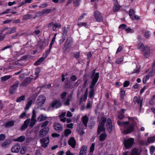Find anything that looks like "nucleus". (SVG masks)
I'll return each mask as SVG.
<instances>
[{
    "label": "nucleus",
    "instance_id": "54",
    "mask_svg": "<svg viewBox=\"0 0 155 155\" xmlns=\"http://www.w3.org/2000/svg\"><path fill=\"white\" fill-rule=\"evenodd\" d=\"M43 11L41 12H37L35 13V16L38 17L41 16L43 15Z\"/></svg>",
    "mask_w": 155,
    "mask_h": 155
},
{
    "label": "nucleus",
    "instance_id": "40",
    "mask_svg": "<svg viewBox=\"0 0 155 155\" xmlns=\"http://www.w3.org/2000/svg\"><path fill=\"white\" fill-rule=\"evenodd\" d=\"M11 78V76L10 75H6L2 77L1 78V79L2 81H5L10 78Z\"/></svg>",
    "mask_w": 155,
    "mask_h": 155
},
{
    "label": "nucleus",
    "instance_id": "18",
    "mask_svg": "<svg viewBox=\"0 0 155 155\" xmlns=\"http://www.w3.org/2000/svg\"><path fill=\"white\" fill-rule=\"evenodd\" d=\"M120 100L121 102H123L125 96V91L124 88H121L120 91Z\"/></svg>",
    "mask_w": 155,
    "mask_h": 155
},
{
    "label": "nucleus",
    "instance_id": "34",
    "mask_svg": "<svg viewBox=\"0 0 155 155\" xmlns=\"http://www.w3.org/2000/svg\"><path fill=\"white\" fill-rule=\"evenodd\" d=\"M138 45V49L142 51H143L144 49L146 48V46H145L142 43H141L140 44H139Z\"/></svg>",
    "mask_w": 155,
    "mask_h": 155
},
{
    "label": "nucleus",
    "instance_id": "52",
    "mask_svg": "<svg viewBox=\"0 0 155 155\" xmlns=\"http://www.w3.org/2000/svg\"><path fill=\"white\" fill-rule=\"evenodd\" d=\"M40 69H36L35 72V74L36 75V77L35 79V80L38 77L39 74L40 73Z\"/></svg>",
    "mask_w": 155,
    "mask_h": 155
},
{
    "label": "nucleus",
    "instance_id": "23",
    "mask_svg": "<svg viewBox=\"0 0 155 155\" xmlns=\"http://www.w3.org/2000/svg\"><path fill=\"white\" fill-rule=\"evenodd\" d=\"M37 100L38 103L40 104L42 106L45 102V97L42 95L40 96Z\"/></svg>",
    "mask_w": 155,
    "mask_h": 155
},
{
    "label": "nucleus",
    "instance_id": "27",
    "mask_svg": "<svg viewBox=\"0 0 155 155\" xmlns=\"http://www.w3.org/2000/svg\"><path fill=\"white\" fill-rule=\"evenodd\" d=\"M68 28L64 27L62 30L61 34L62 35L66 37L68 34Z\"/></svg>",
    "mask_w": 155,
    "mask_h": 155
},
{
    "label": "nucleus",
    "instance_id": "53",
    "mask_svg": "<svg viewBox=\"0 0 155 155\" xmlns=\"http://www.w3.org/2000/svg\"><path fill=\"white\" fill-rule=\"evenodd\" d=\"M155 74V68L153 69L152 70L150 71L148 73L150 76H153Z\"/></svg>",
    "mask_w": 155,
    "mask_h": 155
},
{
    "label": "nucleus",
    "instance_id": "6",
    "mask_svg": "<svg viewBox=\"0 0 155 155\" xmlns=\"http://www.w3.org/2000/svg\"><path fill=\"white\" fill-rule=\"evenodd\" d=\"M134 130V127L133 124H131L127 129L124 130L122 133L125 134H129L132 133Z\"/></svg>",
    "mask_w": 155,
    "mask_h": 155
},
{
    "label": "nucleus",
    "instance_id": "16",
    "mask_svg": "<svg viewBox=\"0 0 155 155\" xmlns=\"http://www.w3.org/2000/svg\"><path fill=\"white\" fill-rule=\"evenodd\" d=\"M71 47L65 44H64V46L62 48L63 53L64 54H67L69 53L71 50Z\"/></svg>",
    "mask_w": 155,
    "mask_h": 155
},
{
    "label": "nucleus",
    "instance_id": "4",
    "mask_svg": "<svg viewBox=\"0 0 155 155\" xmlns=\"http://www.w3.org/2000/svg\"><path fill=\"white\" fill-rule=\"evenodd\" d=\"M33 78L30 77L25 78L24 80L20 84V87H24L30 84L33 80Z\"/></svg>",
    "mask_w": 155,
    "mask_h": 155
},
{
    "label": "nucleus",
    "instance_id": "28",
    "mask_svg": "<svg viewBox=\"0 0 155 155\" xmlns=\"http://www.w3.org/2000/svg\"><path fill=\"white\" fill-rule=\"evenodd\" d=\"M11 142L10 140H6L2 143L1 145L2 147H6L8 145L11 143Z\"/></svg>",
    "mask_w": 155,
    "mask_h": 155
},
{
    "label": "nucleus",
    "instance_id": "44",
    "mask_svg": "<svg viewBox=\"0 0 155 155\" xmlns=\"http://www.w3.org/2000/svg\"><path fill=\"white\" fill-rule=\"evenodd\" d=\"M64 132L65 136L67 137L71 133V131L70 129H67L65 130Z\"/></svg>",
    "mask_w": 155,
    "mask_h": 155
},
{
    "label": "nucleus",
    "instance_id": "32",
    "mask_svg": "<svg viewBox=\"0 0 155 155\" xmlns=\"http://www.w3.org/2000/svg\"><path fill=\"white\" fill-rule=\"evenodd\" d=\"M32 103V101L31 100L29 101L26 104V106L25 108V110H28L31 106Z\"/></svg>",
    "mask_w": 155,
    "mask_h": 155
},
{
    "label": "nucleus",
    "instance_id": "17",
    "mask_svg": "<svg viewBox=\"0 0 155 155\" xmlns=\"http://www.w3.org/2000/svg\"><path fill=\"white\" fill-rule=\"evenodd\" d=\"M76 141L74 137H71L68 141V144L73 148H74L76 145Z\"/></svg>",
    "mask_w": 155,
    "mask_h": 155
},
{
    "label": "nucleus",
    "instance_id": "7",
    "mask_svg": "<svg viewBox=\"0 0 155 155\" xmlns=\"http://www.w3.org/2000/svg\"><path fill=\"white\" fill-rule=\"evenodd\" d=\"M40 141L41 144L42 146L45 148L46 147L50 141L49 137L48 136L47 137H46L41 139L40 140Z\"/></svg>",
    "mask_w": 155,
    "mask_h": 155
},
{
    "label": "nucleus",
    "instance_id": "20",
    "mask_svg": "<svg viewBox=\"0 0 155 155\" xmlns=\"http://www.w3.org/2000/svg\"><path fill=\"white\" fill-rule=\"evenodd\" d=\"M133 101L135 104L137 103L138 104H140V109H141L143 105V100H138L137 97V96H135L134 98Z\"/></svg>",
    "mask_w": 155,
    "mask_h": 155
},
{
    "label": "nucleus",
    "instance_id": "43",
    "mask_svg": "<svg viewBox=\"0 0 155 155\" xmlns=\"http://www.w3.org/2000/svg\"><path fill=\"white\" fill-rule=\"evenodd\" d=\"M124 60V57L118 58L115 61V63L118 64H120Z\"/></svg>",
    "mask_w": 155,
    "mask_h": 155
},
{
    "label": "nucleus",
    "instance_id": "38",
    "mask_svg": "<svg viewBox=\"0 0 155 155\" xmlns=\"http://www.w3.org/2000/svg\"><path fill=\"white\" fill-rule=\"evenodd\" d=\"M25 96L23 95L19 97H17L16 100V102H19L22 101H24L25 100Z\"/></svg>",
    "mask_w": 155,
    "mask_h": 155
},
{
    "label": "nucleus",
    "instance_id": "35",
    "mask_svg": "<svg viewBox=\"0 0 155 155\" xmlns=\"http://www.w3.org/2000/svg\"><path fill=\"white\" fill-rule=\"evenodd\" d=\"M101 121L99 123V124L104 126L105 123L107 122V119L105 117H101Z\"/></svg>",
    "mask_w": 155,
    "mask_h": 155
},
{
    "label": "nucleus",
    "instance_id": "10",
    "mask_svg": "<svg viewBox=\"0 0 155 155\" xmlns=\"http://www.w3.org/2000/svg\"><path fill=\"white\" fill-rule=\"evenodd\" d=\"M96 83H91L89 86L90 90L89 93V97L90 98H93L94 96V87Z\"/></svg>",
    "mask_w": 155,
    "mask_h": 155
},
{
    "label": "nucleus",
    "instance_id": "9",
    "mask_svg": "<svg viewBox=\"0 0 155 155\" xmlns=\"http://www.w3.org/2000/svg\"><path fill=\"white\" fill-rule=\"evenodd\" d=\"M135 12L134 10L133 9H130L129 11V15L130 18L133 20H139L140 18V17L137 15H135Z\"/></svg>",
    "mask_w": 155,
    "mask_h": 155
},
{
    "label": "nucleus",
    "instance_id": "33",
    "mask_svg": "<svg viewBox=\"0 0 155 155\" xmlns=\"http://www.w3.org/2000/svg\"><path fill=\"white\" fill-rule=\"evenodd\" d=\"M131 155H140V153L138 152V149L135 148L133 149Z\"/></svg>",
    "mask_w": 155,
    "mask_h": 155
},
{
    "label": "nucleus",
    "instance_id": "19",
    "mask_svg": "<svg viewBox=\"0 0 155 155\" xmlns=\"http://www.w3.org/2000/svg\"><path fill=\"white\" fill-rule=\"evenodd\" d=\"M61 106L60 102L57 100L54 101L51 104V106L52 107H56V108L60 107Z\"/></svg>",
    "mask_w": 155,
    "mask_h": 155
},
{
    "label": "nucleus",
    "instance_id": "49",
    "mask_svg": "<svg viewBox=\"0 0 155 155\" xmlns=\"http://www.w3.org/2000/svg\"><path fill=\"white\" fill-rule=\"evenodd\" d=\"M31 14H26L23 16V19L25 20L30 19L31 18Z\"/></svg>",
    "mask_w": 155,
    "mask_h": 155
},
{
    "label": "nucleus",
    "instance_id": "64",
    "mask_svg": "<svg viewBox=\"0 0 155 155\" xmlns=\"http://www.w3.org/2000/svg\"><path fill=\"white\" fill-rule=\"evenodd\" d=\"M36 122V121L32 120H31V122L29 124V126L31 127H33L35 124Z\"/></svg>",
    "mask_w": 155,
    "mask_h": 155
},
{
    "label": "nucleus",
    "instance_id": "37",
    "mask_svg": "<svg viewBox=\"0 0 155 155\" xmlns=\"http://www.w3.org/2000/svg\"><path fill=\"white\" fill-rule=\"evenodd\" d=\"M155 141V136L149 137L147 140V142L149 143L153 142Z\"/></svg>",
    "mask_w": 155,
    "mask_h": 155
},
{
    "label": "nucleus",
    "instance_id": "47",
    "mask_svg": "<svg viewBox=\"0 0 155 155\" xmlns=\"http://www.w3.org/2000/svg\"><path fill=\"white\" fill-rule=\"evenodd\" d=\"M42 11L43 14H47L51 13L52 11V10L51 9H47L44 10Z\"/></svg>",
    "mask_w": 155,
    "mask_h": 155
},
{
    "label": "nucleus",
    "instance_id": "1",
    "mask_svg": "<svg viewBox=\"0 0 155 155\" xmlns=\"http://www.w3.org/2000/svg\"><path fill=\"white\" fill-rule=\"evenodd\" d=\"M134 143V138H129L127 139H125L124 140V144L125 148L127 149H130Z\"/></svg>",
    "mask_w": 155,
    "mask_h": 155
},
{
    "label": "nucleus",
    "instance_id": "11",
    "mask_svg": "<svg viewBox=\"0 0 155 155\" xmlns=\"http://www.w3.org/2000/svg\"><path fill=\"white\" fill-rule=\"evenodd\" d=\"M55 131L59 133L63 130V127L62 125L58 123H54L53 125Z\"/></svg>",
    "mask_w": 155,
    "mask_h": 155
},
{
    "label": "nucleus",
    "instance_id": "22",
    "mask_svg": "<svg viewBox=\"0 0 155 155\" xmlns=\"http://www.w3.org/2000/svg\"><path fill=\"white\" fill-rule=\"evenodd\" d=\"M105 128L104 126L99 124L97 128V134L99 135L102 132H105Z\"/></svg>",
    "mask_w": 155,
    "mask_h": 155
},
{
    "label": "nucleus",
    "instance_id": "30",
    "mask_svg": "<svg viewBox=\"0 0 155 155\" xmlns=\"http://www.w3.org/2000/svg\"><path fill=\"white\" fill-rule=\"evenodd\" d=\"M120 8V7L119 5H114L113 8V11L114 13H116L118 11Z\"/></svg>",
    "mask_w": 155,
    "mask_h": 155
},
{
    "label": "nucleus",
    "instance_id": "36",
    "mask_svg": "<svg viewBox=\"0 0 155 155\" xmlns=\"http://www.w3.org/2000/svg\"><path fill=\"white\" fill-rule=\"evenodd\" d=\"M66 37L61 35L60 39L58 41L59 44L60 45H61L63 42H64V41L65 40Z\"/></svg>",
    "mask_w": 155,
    "mask_h": 155
},
{
    "label": "nucleus",
    "instance_id": "63",
    "mask_svg": "<svg viewBox=\"0 0 155 155\" xmlns=\"http://www.w3.org/2000/svg\"><path fill=\"white\" fill-rule=\"evenodd\" d=\"M6 137L5 135L3 134H0V141H3L5 139Z\"/></svg>",
    "mask_w": 155,
    "mask_h": 155
},
{
    "label": "nucleus",
    "instance_id": "51",
    "mask_svg": "<svg viewBox=\"0 0 155 155\" xmlns=\"http://www.w3.org/2000/svg\"><path fill=\"white\" fill-rule=\"evenodd\" d=\"M127 27V25H126L124 24H123L120 25V26L118 27V28L119 29L123 30L124 29L125 30V28H126Z\"/></svg>",
    "mask_w": 155,
    "mask_h": 155
},
{
    "label": "nucleus",
    "instance_id": "21",
    "mask_svg": "<svg viewBox=\"0 0 155 155\" xmlns=\"http://www.w3.org/2000/svg\"><path fill=\"white\" fill-rule=\"evenodd\" d=\"M81 120L82 123L86 127H87V124L89 120V118L86 115L83 116L81 118Z\"/></svg>",
    "mask_w": 155,
    "mask_h": 155
},
{
    "label": "nucleus",
    "instance_id": "60",
    "mask_svg": "<svg viewBox=\"0 0 155 155\" xmlns=\"http://www.w3.org/2000/svg\"><path fill=\"white\" fill-rule=\"evenodd\" d=\"M150 31H147L144 34V37L147 38H148L150 35Z\"/></svg>",
    "mask_w": 155,
    "mask_h": 155
},
{
    "label": "nucleus",
    "instance_id": "55",
    "mask_svg": "<svg viewBox=\"0 0 155 155\" xmlns=\"http://www.w3.org/2000/svg\"><path fill=\"white\" fill-rule=\"evenodd\" d=\"M49 121L48 120H46L43 123H42L41 125V127H46L48 125V123Z\"/></svg>",
    "mask_w": 155,
    "mask_h": 155
},
{
    "label": "nucleus",
    "instance_id": "13",
    "mask_svg": "<svg viewBox=\"0 0 155 155\" xmlns=\"http://www.w3.org/2000/svg\"><path fill=\"white\" fill-rule=\"evenodd\" d=\"M143 56L145 58H148L150 55V47L148 46H146V48L142 51Z\"/></svg>",
    "mask_w": 155,
    "mask_h": 155
},
{
    "label": "nucleus",
    "instance_id": "29",
    "mask_svg": "<svg viewBox=\"0 0 155 155\" xmlns=\"http://www.w3.org/2000/svg\"><path fill=\"white\" fill-rule=\"evenodd\" d=\"M61 27V24L59 23H55L54 24V26L52 27V29L53 31H55L57 28H60Z\"/></svg>",
    "mask_w": 155,
    "mask_h": 155
},
{
    "label": "nucleus",
    "instance_id": "61",
    "mask_svg": "<svg viewBox=\"0 0 155 155\" xmlns=\"http://www.w3.org/2000/svg\"><path fill=\"white\" fill-rule=\"evenodd\" d=\"M67 93L66 92H64L61 94V99H64L66 96Z\"/></svg>",
    "mask_w": 155,
    "mask_h": 155
},
{
    "label": "nucleus",
    "instance_id": "26",
    "mask_svg": "<svg viewBox=\"0 0 155 155\" xmlns=\"http://www.w3.org/2000/svg\"><path fill=\"white\" fill-rule=\"evenodd\" d=\"M25 139V137L24 135H22L14 139L15 141H18L20 142H24Z\"/></svg>",
    "mask_w": 155,
    "mask_h": 155
},
{
    "label": "nucleus",
    "instance_id": "5",
    "mask_svg": "<svg viewBox=\"0 0 155 155\" xmlns=\"http://www.w3.org/2000/svg\"><path fill=\"white\" fill-rule=\"evenodd\" d=\"M19 84V82L16 81L15 83L12 85L9 89V93L10 94H13L15 93L17 90Z\"/></svg>",
    "mask_w": 155,
    "mask_h": 155
},
{
    "label": "nucleus",
    "instance_id": "50",
    "mask_svg": "<svg viewBox=\"0 0 155 155\" xmlns=\"http://www.w3.org/2000/svg\"><path fill=\"white\" fill-rule=\"evenodd\" d=\"M26 150V147L25 146H23L22 147V148L20 150V153L23 154L25 153Z\"/></svg>",
    "mask_w": 155,
    "mask_h": 155
},
{
    "label": "nucleus",
    "instance_id": "45",
    "mask_svg": "<svg viewBox=\"0 0 155 155\" xmlns=\"http://www.w3.org/2000/svg\"><path fill=\"white\" fill-rule=\"evenodd\" d=\"M47 117L44 116L43 115L41 114L38 117V119L40 121H42L46 120Z\"/></svg>",
    "mask_w": 155,
    "mask_h": 155
},
{
    "label": "nucleus",
    "instance_id": "24",
    "mask_svg": "<svg viewBox=\"0 0 155 155\" xmlns=\"http://www.w3.org/2000/svg\"><path fill=\"white\" fill-rule=\"evenodd\" d=\"M107 134L105 132L102 133L100 136L99 137V140L101 141H104L107 138Z\"/></svg>",
    "mask_w": 155,
    "mask_h": 155
},
{
    "label": "nucleus",
    "instance_id": "39",
    "mask_svg": "<svg viewBox=\"0 0 155 155\" xmlns=\"http://www.w3.org/2000/svg\"><path fill=\"white\" fill-rule=\"evenodd\" d=\"M78 25L80 27H82L84 26L86 28H89V25L86 22H81L80 23L78 24Z\"/></svg>",
    "mask_w": 155,
    "mask_h": 155
},
{
    "label": "nucleus",
    "instance_id": "2",
    "mask_svg": "<svg viewBox=\"0 0 155 155\" xmlns=\"http://www.w3.org/2000/svg\"><path fill=\"white\" fill-rule=\"evenodd\" d=\"M95 69H94L92 71V75L91 77V78L92 79L91 82V83H97L99 77V73H95Z\"/></svg>",
    "mask_w": 155,
    "mask_h": 155
},
{
    "label": "nucleus",
    "instance_id": "42",
    "mask_svg": "<svg viewBox=\"0 0 155 155\" xmlns=\"http://www.w3.org/2000/svg\"><path fill=\"white\" fill-rule=\"evenodd\" d=\"M36 112L35 110H33L32 111V114L31 117V120H32L36 121Z\"/></svg>",
    "mask_w": 155,
    "mask_h": 155
},
{
    "label": "nucleus",
    "instance_id": "58",
    "mask_svg": "<svg viewBox=\"0 0 155 155\" xmlns=\"http://www.w3.org/2000/svg\"><path fill=\"white\" fill-rule=\"evenodd\" d=\"M77 79V77L76 76L73 75L70 77V80L71 81H74L76 80Z\"/></svg>",
    "mask_w": 155,
    "mask_h": 155
},
{
    "label": "nucleus",
    "instance_id": "8",
    "mask_svg": "<svg viewBox=\"0 0 155 155\" xmlns=\"http://www.w3.org/2000/svg\"><path fill=\"white\" fill-rule=\"evenodd\" d=\"M106 125L107 131L109 133H111L112 131L113 125L112 121L110 118L107 119Z\"/></svg>",
    "mask_w": 155,
    "mask_h": 155
},
{
    "label": "nucleus",
    "instance_id": "41",
    "mask_svg": "<svg viewBox=\"0 0 155 155\" xmlns=\"http://www.w3.org/2000/svg\"><path fill=\"white\" fill-rule=\"evenodd\" d=\"M10 31L7 32L5 34L7 35L12 33L16 32V28L15 27H13L10 28Z\"/></svg>",
    "mask_w": 155,
    "mask_h": 155
},
{
    "label": "nucleus",
    "instance_id": "14",
    "mask_svg": "<svg viewBox=\"0 0 155 155\" xmlns=\"http://www.w3.org/2000/svg\"><path fill=\"white\" fill-rule=\"evenodd\" d=\"M64 43L72 47L74 44L73 38L71 36L68 37Z\"/></svg>",
    "mask_w": 155,
    "mask_h": 155
},
{
    "label": "nucleus",
    "instance_id": "48",
    "mask_svg": "<svg viewBox=\"0 0 155 155\" xmlns=\"http://www.w3.org/2000/svg\"><path fill=\"white\" fill-rule=\"evenodd\" d=\"M81 0H74V6L75 7H78L79 6L80 4V2Z\"/></svg>",
    "mask_w": 155,
    "mask_h": 155
},
{
    "label": "nucleus",
    "instance_id": "31",
    "mask_svg": "<svg viewBox=\"0 0 155 155\" xmlns=\"http://www.w3.org/2000/svg\"><path fill=\"white\" fill-rule=\"evenodd\" d=\"M14 125V122L13 120L9 121L7 122L5 124V126L6 127H12Z\"/></svg>",
    "mask_w": 155,
    "mask_h": 155
},
{
    "label": "nucleus",
    "instance_id": "12",
    "mask_svg": "<svg viewBox=\"0 0 155 155\" xmlns=\"http://www.w3.org/2000/svg\"><path fill=\"white\" fill-rule=\"evenodd\" d=\"M49 130V128L48 127H45L41 130L39 132V136L41 137H43L46 135L48 133Z\"/></svg>",
    "mask_w": 155,
    "mask_h": 155
},
{
    "label": "nucleus",
    "instance_id": "59",
    "mask_svg": "<svg viewBox=\"0 0 155 155\" xmlns=\"http://www.w3.org/2000/svg\"><path fill=\"white\" fill-rule=\"evenodd\" d=\"M130 84V82L128 81H125L123 83V86L124 87H127Z\"/></svg>",
    "mask_w": 155,
    "mask_h": 155
},
{
    "label": "nucleus",
    "instance_id": "62",
    "mask_svg": "<svg viewBox=\"0 0 155 155\" xmlns=\"http://www.w3.org/2000/svg\"><path fill=\"white\" fill-rule=\"evenodd\" d=\"M80 55V52H77L76 53H74V57L76 58H79Z\"/></svg>",
    "mask_w": 155,
    "mask_h": 155
},
{
    "label": "nucleus",
    "instance_id": "56",
    "mask_svg": "<svg viewBox=\"0 0 155 155\" xmlns=\"http://www.w3.org/2000/svg\"><path fill=\"white\" fill-rule=\"evenodd\" d=\"M30 118L27 119L24 121L23 124L28 127L30 123Z\"/></svg>",
    "mask_w": 155,
    "mask_h": 155
},
{
    "label": "nucleus",
    "instance_id": "15",
    "mask_svg": "<svg viewBox=\"0 0 155 155\" xmlns=\"http://www.w3.org/2000/svg\"><path fill=\"white\" fill-rule=\"evenodd\" d=\"M21 149L20 145L19 143H16L11 148V151L13 153H18Z\"/></svg>",
    "mask_w": 155,
    "mask_h": 155
},
{
    "label": "nucleus",
    "instance_id": "57",
    "mask_svg": "<svg viewBox=\"0 0 155 155\" xmlns=\"http://www.w3.org/2000/svg\"><path fill=\"white\" fill-rule=\"evenodd\" d=\"M95 147V145L94 143H93L91 145L90 148V153H93V151L94 150Z\"/></svg>",
    "mask_w": 155,
    "mask_h": 155
},
{
    "label": "nucleus",
    "instance_id": "46",
    "mask_svg": "<svg viewBox=\"0 0 155 155\" xmlns=\"http://www.w3.org/2000/svg\"><path fill=\"white\" fill-rule=\"evenodd\" d=\"M125 30L126 31L127 33H133L134 32V31L131 29L130 27L125 28Z\"/></svg>",
    "mask_w": 155,
    "mask_h": 155
},
{
    "label": "nucleus",
    "instance_id": "3",
    "mask_svg": "<svg viewBox=\"0 0 155 155\" xmlns=\"http://www.w3.org/2000/svg\"><path fill=\"white\" fill-rule=\"evenodd\" d=\"M94 16L96 21L99 22H101L103 21V18L101 13L97 10L95 11L94 12Z\"/></svg>",
    "mask_w": 155,
    "mask_h": 155
},
{
    "label": "nucleus",
    "instance_id": "25",
    "mask_svg": "<svg viewBox=\"0 0 155 155\" xmlns=\"http://www.w3.org/2000/svg\"><path fill=\"white\" fill-rule=\"evenodd\" d=\"M87 150V147L83 145L80 150L79 155H85Z\"/></svg>",
    "mask_w": 155,
    "mask_h": 155
}]
</instances>
